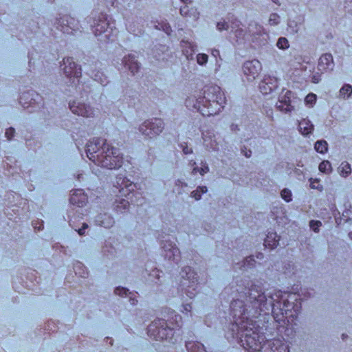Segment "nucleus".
Here are the masks:
<instances>
[{"label":"nucleus","mask_w":352,"mask_h":352,"mask_svg":"<svg viewBox=\"0 0 352 352\" xmlns=\"http://www.w3.org/2000/svg\"><path fill=\"white\" fill-rule=\"evenodd\" d=\"M234 292L239 298L230 305L228 340H236L248 352H289L287 342L280 339L265 340L262 328L253 318L271 311L277 329L293 328L301 310V299L296 293L278 291L267 299L261 285L249 278L236 282Z\"/></svg>","instance_id":"obj_1"},{"label":"nucleus","mask_w":352,"mask_h":352,"mask_svg":"<svg viewBox=\"0 0 352 352\" xmlns=\"http://www.w3.org/2000/svg\"><path fill=\"white\" fill-rule=\"evenodd\" d=\"M226 104L225 94L217 85H206L196 95L189 96L185 100L187 108L196 109L205 117L219 114Z\"/></svg>","instance_id":"obj_2"},{"label":"nucleus","mask_w":352,"mask_h":352,"mask_svg":"<svg viewBox=\"0 0 352 352\" xmlns=\"http://www.w3.org/2000/svg\"><path fill=\"white\" fill-rule=\"evenodd\" d=\"M87 157L97 166L107 169H118L123 163V157L118 149L110 146L105 139L94 138L86 144Z\"/></svg>","instance_id":"obj_3"},{"label":"nucleus","mask_w":352,"mask_h":352,"mask_svg":"<svg viewBox=\"0 0 352 352\" xmlns=\"http://www.w3.org/2000/svg\"><path fill=\"white\" fill-rule=\"evenodd\" d=\"M182 324V316L174 310H168L167 320H155L148 327L147 334L154 340H168L174 344L177 341L175 335L177 334V331H180Z\"/></svg>","instance_id":"obj_4"},{"label":"nucleus","mask_w":352,"mask_h":352,"mask_svg":"<svg viewBox=\"0 0 352 352\" xmlns=\"http://www.w3.org/2000/svg\"><path fill=\"white\" fill-rule=\"evenodd\" d=\"M114 186L118 189L119 195H117L114 202L115 210L117 212L124 213L129 211L130 204L142 205L145 200L142 198L138 203L139 196L141 194L134 190L135 184L126 177L119 175L116 177Z\"/></svg>","instance_id":"obj_5"},{"label":"nucleus","mask_w":352,"mask_h":352,"mask_svg":"<svg viewBox=\"0 0 352 352\" xmlns=\"http://www.w3.org/2000/svg\"><path fill=\"white\" fill-rule=\"evenodd\" d=\"M182 276L178 291L184 294L190 299L194 298L198 294V276L197 273L190 266L184 267L180 272Z\"/></svg>","instance_id":"obj_6"},{"label":"nucleus","mask_w":352,"mask_h":352,"mask_svg":"<svg viewBox=\"0 0 352 352\" xmlns=\"http://www.w3.org/2000/svg\"><path fill=\"white\" fill-rule=\"evenodd\" d=\"M92 31L96 36L103 35L104 40L107 41H113L118 34L115 21H111L108 19L107 15L102 13L97 19H94Z\"/></svg>","instance_id":"obj_7"},{"label":"nucleus","mask_w":352,"mask_h":352,"mask_svg":"<svg viewBox=\"0 0 352 352\" xmlns=\"http://www.w3.org/2000/svg\"><path fill=\"white\" fill-rule=\"evenodd\" d=\"M164 129V123L160 118H153L144 121L139 127V131L148 138H153L159 135Z\"/></svg>","instance_id":"obj_8"},{"label":"nucleus","mask_w":352,"mask_h":352,"mask_svg":"<svg viewBox=\"0 0 352 352\" xmlns=\"http://www.w3.org/2000/svg\"><path fill=\"white\" fill-rule=\"evenodd\" d=\"M56 21V28L64 34H75L79 30L78 21L70 15H64Z\"/></svg>","instance_id":"obj_9"},{"label":"nucleus","mask_w":352,"mask_h":352,"mask_svg":"<svg viewBox=\"0 0 352 352\" xmlns=\"http://www.w3.org/2000/svg\"><path fill=\"white\" fill-rule=\"evenodd\" d=\"M61 67H63L62 69L67 78H69L72 82H74L76 79L79 82L82 75V69L74 61L73 58H64Z\"/></svg>","instance_id":"obj_10"},{"label":"nucleus","mask_w":352,"mask_h":352,"mask_svg":"<svg viewBox=\"0 0 352 352\" xmlns=\"http://www.w3.org/2000/svg\"><path fill=\"white\" fill-rule=\"evenodd\" d=\"M157 239L160 240L164 256L169 261H177V257H179L180 252L175 243L170 240L161 239L160 235L157 236Z\"/></svg>","instance_id":"obj_11"},{"label":"nucleus","mask_w":352,"mask_h":352,"mask_svg":"<svg viewBox=\"0 0 352 352\" xmlns=\"http://www.w3.org/2000/svg\"><path fill=\"white\" fill-rule=\"evenodd\" d=\"M262 70V65L259 60L254 59L244 63L243 72L248 80L256 79Z\"/></svg>","instance_id":"obj_12"},{"label":"nucleus","mask_w":352,"mask_h":352,"mask_svg":"<svg viewBox=\"0 0 352 352\" xmlns=\"http://www.w3.org/2000/svg\"><path fill=\"white\" fill-rule=\"evenodd\" d=\"M278 87V79L272 76H265L259 83V89L262 94L267 95L275 91Z\"/></svg>","instance_id":"obj_13"},{"label":"nucleus","mask_w":352,"mask_h":352,"mask_svg":"<svg viewBox=\"0 0 352 352\" xmlns=\"http://www.w3.org/2000/svg\"><path fill=\"white\" fill-rule=\"evenodd\" d=\"M69 109L73 113L85 118H90L94 116V109L89 105L76 100L69 103Z\"/></svg>","instance_id":"obj_14"},{"label":"nucleus","mask_w":352,"mask_h":352,"mask_svg":"<svg viewBox=\"0 0 352 352\" xmlns=\"http://www.w3.org/2000/svg\"><path fill=\"white\" fill-rule=\"evenodd\" d=\"M334 67L333 58L331 54L325 53L320 56L317 64V70L322 73H329Z\"/></svg>","instance_id":"obj_15"},{"label":"nucleus","mask_w":352,"mask_h":352,"mask_svg":"<svg viewBox=\"0 0 352 352\" xmlns=\"http://www.w3.org/2000/svg\"><path fill=\"white\" fill-rule=\"evenodd\" d=\"M241 23L236 18L230 21L231 32L234 34L236 42L239 44L244 43L248 35L247 32L241 28Z\"/></svg>","instance_id":"obj_16"},{"label":"nucleus","mask_w":352,"mask_h":352,"mask_svg":"<svg viewBox=\"0 0 352 352\" xmlns=\"http://www.w3.org/2000/svg\"><path fill=\"white\" fill-rule=\"evenodd\" d=\"M293 96V93L287 90L285 94L280 97L276 103V108L283 112H291L294 110V107L292 104V97Z\"/></svg>","instance_id":"obj_17"},{"label":"nucleus","mask_w":352,"mask_h":352,"mask_svg":"<svg viewBox=\"0 0 352 352\" xmlns=\"http://www.w3.org/2000/svg\"><path fill=\"white\" fill-rule=\"evenodd\" d=\"M88 201V197L82 189H76L72 191L69 202L72 205L78 207L84 206Z\"/></svg>","instance_id":"obj_18"},{"label":"nucleus","mask_w":352,"mask_h":352,"mask_svg":"<svg viewBox=\"0 0 352 352\" xmlns=\"http://www.w3.org/2000/svg\"><path fill=\"white\" fill-rule=\"evenodd\" d=\"M34 96L36 98L39 96L38 94L34 92H23L19 96V102L23 108L34 107L36 103V98H34Z\"/></svg>","instance_id":"obj_19"},{"label":"nucleus","mask_w":352,"mask_h":352,"mask_svg":"<svg viewBox=\"0 0 352 352\" xmlns=\"http://www.w3.org/2000/svg\"><path fill=\"white\" fill-rule=\"evenodd\" d=\"M122 63L125 69L130 71L132 75H135L140 68V63L135 60V57L131 54L125 56Z\"/></svg>","instance_id":"obj_20"},{"label":"nucleus","mask_w":352,"mask_h":352,"mask_svg":"<svg viewBox=\"0 0 352 352\" xmlns=\"http://www.w3.org/2000/svg\"><path fill=\"white\" fill-rule=\"evenodd\" d=\"M96 224L104 228H110L114 225L113 218L107 213L99 214L95 219Z\"/></svg>","instance_id":"obj_21"},{"label":"nucleus","mask_w":352,"mask_h":352,"mask_svg":"<svg viewBox=\"0 0 352 352\" xmlns=\"http://www.w3.org/2000/svg\"><path fill=\"white\" fill-rule=\"evenodd\" d=\"M182 53L188 60H192L196 51V45L187 41H182L180 43Z\"/></svg>","instance_id":"obj_22"},{"label":"nucleus","mask_w":352,"mask_h":352,"mask_svg":"<svg viewBox=\"0 0 352 352\" xmlns=\"http://www.w3.org/2000/svg\"><path fill=\"white\" fill-rule=\"evenodd\" d=\"M280 240V236L275 232H269L264 239V245L270 249H274L277 247Z\"/></svg>","instance_id":"obj_23"},{"label":"nucleus","mask_w":352,"mask_h":352,"mask_svg":"<svg viewBox=\"0 0 352 352\" xmlns=\"http://www.w3.org/2000/svg\"><path fill=\"white\" fill-rule=\"evenodd\" d=\"M298 129L302 135H307L313 132L314 126L309 120L302 119L298 122Z\"/></svg>","instance_id":"obj_24"},{"label":"nucleus","mask_w":352,"mask_h":352,"mask_svg":"<svg viewBox=\"0 0 352 352\" xmlns=\"http://www.w3.org/2000/svg\"><path fill=\"white\" fill-rule=\"evenodd\" d=\"M180 14L185 18H192L195 20L197 19L199 16V13L197 10L193 8H190L188 5L181 7Z\"/></svg>","instance_id":"obj_25"},{"label":"nucleus","mask_w":352,"mask_h":352,"mask_svg":"<svg viewBox=\"0 0 352 352\" xmlns=\"http://www.w3.org/2000/svg\"><path fill=\"white\" fill-rule=\"evenodd\" d=\"M186 347L188 352H206L204 345L197 341H187Z\"/></svg>","instance_id":"obj_26"},{"label":"nucleus","mask_w":352,"mask_h":352,"mask_svg":"<svg viewBox=\"0 0 352 352\" xmlns=\"http://www.w3.org/2000/svg\"><path fill=\"white\" fill-rule=\"evenodd\" d=\"M91 75L94 80L98 82L102 86H105L109 82L107 77L100 70H93Z\"/></svg>","instance_id":"obj_27"},{"label":"nucleus","mask_w":352,"mask_h":352,"mask_svg":"<svg viewBox=\"0 0 352 352\" xmlns=\"http://www.w3.org/2000/svg\"><path fill=\"white\" fill-rule=\"evenodd\" d=\"M351 164L346 161L342 162L338 167V172L343 177H347L351 174Z\"/></svg>","instance_id":"obj_28"},{"label":"nucleus","mask_w":352,"mask_h":352,"mask_svg":"<svg viewBox=\"0 0 352 352\" xmlns=\"http://www.w3.org/2000/svg\"><path fill=\"white\" fill-rule=\"evenodd\" d=\"M74 269L76 274H78L80 277L85 278L88 274V272L85 265L79 261H77L74 264Z\"/></svg>","instance_id":"obj_29"},{"label":"nucleus","mask_w":352,"mask_h":352,"mask_svg":"<svg viewBox=\"0 0 352 352\" xmlns=\"http://www.w3.org/2000/svg\"><path fill=\"white\" fill-rule=\"evenodd\" d=\"M315 150L321 154H324L328 151V144L325 140H318L315 143Z\"/></svg>","instance_id":"obj_30"},{"label":"nucleus","mask_w":352,"mask_h":352,"mask_svg":"<svg viewBox=\"0 0 352 352\" xmlns=\"http://www.w3.org/2000/svg\"><path fill=\"white\" fill-rule=\"evenodd\" d=\"M256 261L253 256H247L243 261V264L240 267L241 270L252 268L255 266Z\"/></svg>","instance_id":"obj_31"},{"label":"nucleus","mask_w":352,"mask_h":352,"mask_svg":"<svg viewBox=\"0 0 352 352\" xmlns=\"http://www.w3.org/2000/svg\"><path fill=\"white\" fill-rule=\"evenodd\" d=\"M318 168L321 173L329 174L332 170L331 164L328 160H323L320 163Z\"/></svg>","instance_id":"obj_32"},{"label":"nucleus","mask_w":352,"mask_h":352,"mask_svg":"<svg viewBox=\"0 0 352 352\" xmlns=\"http://www.w3.org/2000/svg\"><path fill=\"white\" fill-rule=\"evenodd\" d=\"M352 94V86L349 84H345L340 90V95L343 98H348Z\"/></svg>","instance_id":"obj_33"},{"label":"nucleus","mask_w":352,"mask_h":352,"mask_svg":"<svg viewBox=\"0 0 352 352\" xmlns=\"http://www.w3.org/2000/svg\"><path fill=\"white\" fill-rule=\"evenodd\" d=\"M155 28L158 30H162L168 35H170L172 32V28L169 23L166 21H163L162 22L157 23V24L155 25Z\"/></svg>","instance_id":"obj_34"},{"label":"nucleus","mask_w":352,"mask_h":352,"mask_svg":"<svg viewBox=\"0 0 352 352\" xmlns=\"http://www.w3.org/2000/svg\"><path fill=\"white\" fill-rule=\"evenodd\" d=\"M207 190L208 189L206 186H199L196 190L191 192V196L196 200H199L201 197V195L206 193Z\"/></svg>","instance_id":"obj_35"},{"label":"nucleus","mask_w":352,"mask_h":352,"mask_svg":"<svg viewBox=\"0 0 352 352\" xmlns=\"http://www.w3.org/2000/svg\"><path fill=\"white\" fill-rule=\"evenodd\" d=\"M317 96L314 93L308 94L305 98V103L309 107H313L316 103Z\"/></svg>","instance_id":"obj_36"},{"label":"nucleus","mask_w":352,"mask_h":352,"mask_svg":"<svg viewBox=\"0 0 352 352\" xmlns=\"http://www.w3.org/2000/svg\"><path fill=\"white\" fill-rule=\"evenodd\" d=\"M209 171V168L206 162L201 163V166L200 168L198 167H194L192 169V173L193 174L197 173L199 172L200 175H204L205 173H208Z\"/></svg>","instance_id":"obj_37"},{"label":"nucleus","mask_w":352,"mask_h":352,"mask_svg":"<svg viewBox=\"0 0 352 352\" xmlns=\"http://www.w3.org/2000/svg\"><path fill=\"white\" fill-rule=\"evenodd\" d=\"M309 182H310V187L312 189H316V190H318L319 191H322L323 190V186L322 184H320V180L319 179H313V178H310L309 179Z\"/></svg>","instance_id":"obj_38"},{"label":"nucleus","mask_w":352,"mask_h":352,"mask_svg":"<svg viewBox=\"0 0 352 352\" xmlns=\"http://www.w3.org/2000/svg\"><path fill=\"white\" fill-rule=\"evenodd\" d=\"M276 46L280 50H286L289 48V43L285 37H280L277 41Z\"/></svg>","instance_id":"obj_39"},{"label":"nucleus","mask_w":352,"mask_h":352,"mask_svg":"<svg viewBox=\"0 0 352 352\" xmlns=\"http://www.w3.org/2000/svg\"><path fill=\"white\" fill-rule=\"evenodd\" d=\"M281 197L286 201L289 202L292 199V194L290 190L287 188L283 189L280 192Z\"/></svg>","instance_id":"obj_40"},{"label":"nucleus","mask_w":352,"mask_h":352,"mask_svg":"<svg viewBox=\"0 0 352 352\" xmlns=\"http://www.w3.org/2000/svg\"><path fill=\"white\" fill-rule=\"evenodd\" d=\"M197 62L199 65H204L207 63L208 56L206 54L199 53L197 55Z\"/></svg>","instance_id":"obj_41"},{"label":"nucleus","mask_w":352,"mask_h":352,"mask_svg":"<svg viewBox=\"0 0 352 352\" xmlns=\"http://www.w3.org/2000/svg\"><path fill=\"white\" fill-rule=\"evenodd\" d=\"M324 74L317 70L311 76V82L314 84L320 82L322 80V75Z\"/></svg>","instance_id":"obj_42"},{"label":"nucleus","mask_w":352,"mask_h":352,"mask_svg":"<svg viewBox=\"0 0 352 352\" xmlns=\"http://www.w3.org/2000/svg\"><path fill=\"white\" fill-rule=\"evenodd\" d=\"M232 18H234V16H232L231 19L228 18L229 24L227 22H225V21L218 22L217 24V28L219 31H222V30H228V28H230V21H232Z\"/></svg>","instance_id":"obj_43"},{"label":"nucleus","mask_w":352,"mask_h":352,"mask_svg":"<svg viewBox=\"0 0 352 352\" xmlns=\"http://www.w3.org/2000/svg\"><path fill=\"white\" fill-rule=\"evenodd\" d=\"M280 23V16L276 13H272L269 18V24L270 25H276Z\"/></svg>","instance_id":"obj_44"},{"label":"nucleus","mask_w":352,"mask_h":352,"mask_svg":"<svg viewBox=\"0 0 352 352\" xmlns=\"http://www.w3.org/2000/svg\"><path fill=\"white\" fill-rule=\"evenodd\" d=\"M115 294L120 296L121 297H125L127 296L129 293V289L126 287H117L114 290Z\"/></svg>","instance_id":"obj_45"},{"label":"nucleus","mask_w":352,"mask_h":352,"mask_svg":"<svg viewBox=\"0 0 352 352\" xmlns=\"http://www.w3.org/2000/svg\"><path fill=\"white\" fill-rule=\"evenodd\" d=\"M322 226V223L318 220H311L309 222L310 228L315 232H318L320 227Z\"/></svg>","instance_id":"obj_46"},{"label":"nucleus","mask_w":352,"mask_h":352,"mask_svg":"<svg viewBox=\"0 0 352 352\" xmlns=\"http://www.w3.org/2000/svg\"><path fill=\"white\" fill-rule=\"evenodd\" d=\"M161 273H162V271L157 268H155L148 274V276L151 277H153L154 279H151V280L157 283L156 280H158L160 279Z\"/></svg>","instance_id":"obj_47"},{"label":"nucleus","mask_w":352,"mask_h":352,"mask_svg":"<svg viewBox=\"0 0 352 352\" xmlns=\"http://www.w3.org/2000/svg\"><path fill=\"white\" fill-rule=\"evenodd\" d=\"M203 140H204V144L207 146V147H210L211 148L212 150H217L218 149V144L216 142V141H212L211 140V142L209 144H208V140L207 138H206L205 137H203Z\"/></svg>","instance_id":"obj_48"},{"label":"nucleus","mask_w":352,"mask_h":352,"mask_svg":"<svg viewBox=\"0 0 352 352\" xmlns=\"http://www.w3.org/2000/svg\"><path fill=\"white\" fill-rule=\"evenodd\" d=\"M14 134H15V130L12 127H10V128L7 129L6 131V137L7 138V139L8 140H12L14 138Z\"/></svg>","instance_id":"obj_49"},{"label":"nucleus","mask_w":352,"mask_h":352,"mask_svg":"<svg viewBox=\"0 0 352 352\" xmlns=\"http://www.w3.org/2000/svg\"><path fill=\"white\" fill-rule=\"evenodd\" d=\"M32 226L36 230H41L44 228V223L43 221H33Z\"/></svg>","instance_id":"obj_50"},{"label":"nucleus","mask_w":352,"mask_h":352,"mask_svg":"<svg viewBox=\"0 0 352 352\" xmlns=\"http://www.w3.org/2000/svg\"><path fill=\"white\" fill-rule=\"evenodd\" d=\"M183 307V309L182 310V313L188 315V314H190L191 313V310H192V306L190 304H184L182 305Z\"/></svg>","instance_id":"obj_51"},{"label":"nucleus","mask_w":352,"mask_h":352,"mask_svg":"<svg viewBox=\"0 0 352 352\" xmlns=\"http://www.w3.org/2000/svg\"><path fill=\"white\" fill-rule=\"evenodd\" d=\"M181 147L182 148V151L184 154H190L192 153V149L191 148H189L188 146L187 143H184L181 145Z\"/></svg>","instance_id":"obj_52"},{"label":"nucleus","mask_w":352,"mask_h":352,"mask_svg":"<svg viewBox=\"0 0 352 352\" xmlns=\"http://www.w3.org/2000/svg\"><path fill=\"white\" fill-rule=\"evenodd\" d=\"M130 296H129V302L132 305H135L138 303V299L135 294H132L131 292H129Z\"/></svg>","instance_id":"obj_53"},{"label":"nucleus","mask_w":352,"mask_h":352,"mask_svg":"<svg viewBox=\"0 0 352 352\" xmlns=\"http://www.w3.org/2000/svg\"><path fill=\"white\" fill-rule=\"evenodd\" d=\"M88 228V225L87 223H82V226L81 228H79V229H76L75 228V230L78 232V233L80 234V235H83L85 234V230Z\"/></svg>","instance_id":"obj_54"},{"label":"nucleus","mask_w":352,"mask_h":352,"mask_svg":"<svg viewBox=\"0 0 352 352\" xmlns=\"http://www.w3.org/2000/svg\"><path fill=\"white\" fill-rule=\"evenodd\" d=\"M211 54L212 56H213L216 59H217V58H220V52L219 50H217V49H212L211 50Z\"/></svg>","instance_id":"obj_55"},{"label":"nucleus","mask_w":352,"mask_h":352,"mask_svg":"<svg viewBox=\"0 0 352 352\" xmlns=\"http://www.w3.org/2000/svg\"><path fill=\"white\" fill-rule=\"evenodd\" d=\"M241 152L246 157H250L252 155V151L250 150H247L246 148H244V149L242 148Z\"/></svg>","instance_id":"obj_56"},{"label":"nucleus","mask_w":352,"mask_h":352,"mask_svg":"<svg viewBox=\"0 0 352 352\" xmlns=\"http://www.w3.org/2000/svg\"><path fill=\"white\" fill-rule=\"evenodd\" d=\"M344 3V8H349L350 10H352V0H345Z\"/></svg>","instance_id":"obj_57"},{"label":"nucleus","mask_w":352,"mask_h":352,"mask_svg":"<svg viewBox=\"0 0 352 352\" xmlns=\"http://www.w3.org/2000/svg\"><path fill=\"white\" fill-rule=\"evenodd\" d=\"M256 25L258 26V34H261L263 32V31H264L263 28L261 25H257V24H256Z\"/></svg>","instance_id":"obj_58"},{"label":"nucleus","mask_w":352,"mask_h":352,"mask_svg":"<svg viewBox=\"0 0 352 352\" xmlns=\"http://www.w3.org/2000/svg\"><path fill=\"white\" fill-rule=\"evenodd\" d=\"M106 339H107V342L109 341V344L111 345H113V340L112 338L107 337Z\"/></svg>","instance_id":"obj_59"},{"label":"nucleus","mask_w":352,"mask_h":352,"mask_svg":"<svg viewBox=\"0 0 352 352\" xmlns=\"http://www.w3.org/2000/svg\"><path fill=\"white\" fill-rule=\"evenodd\" d=\"M256 257L258 258H261L263 257V254L262 253H258V255L256 256Z\"/></svg>","instance_id":"obj_60"},{"label":"nucleus","mask_w":352,"mask_h":352,"mask_svg":"<svg viewBox=\"0 0 352 352\" xmlns=\"http://www.w3.org/2000/svg\"><path fill=\"white\" fill-rule=\"evenodd\" d=\"M273 2H274L276 4L280 5V3L278 0H272Z\"/></svg>","instance_id":"obj_61"},{"label":"nucleus","mask_w":352,"mask_h":352,"mask_svg":"<svg viewBox=\"0 0 352 352\" xmlns=\"http://www.w3.org/2000/svg\"><path fill=\"white\" fill-rule=\"evenodd\" d=\"M72 219H69V225L73 228V225L72 224Z\"/></svg>","instance_id":"obj_62"},{"label":"nucleus","mask_w":352,"mask_h":352,"mask_svg":"<svg viewBox=\"0 0 352 352\" xmlns=\"http://www.w3.org/2000/svg\"><path fill=\"white\" fill-rule=\"evenodd\" d=\"M346 337V336H345V334H342V339L344 340V338Z\"/></svg>","instance_id":"obj_63"},{"label":"nucleus","mask_w":352,"mask_h":352,"mask_svg":"<svg viewBox=\"0 0 352 352\" xmlns=\"http://www.w3.org/2000/svg\"><path fill=\"white\" fill-rule=\"evenodd\" d=\"M182 1L186 3L188 0H181Z\"/></svg>","instance_id":"obj_64"}]
</instances>
